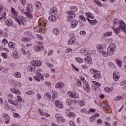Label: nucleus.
Returning a JSON list of instances; mask_svg holds the SVG:
<instances>
[{"instance_id": "1", "label": "nucleus", "mask_w": 126, "mask_h": 126, "mask_svg": "<svg viewBox=\"0 0 126 126\" xmlns=\"http://www.w3.org/2000/svg\"><path fill=\"white\" fill-rule=\"evenodd\" d=\"M85 82H86L85 78H84V77H82L77 80V85L80 87L83 84L84 85V89L86 92H90V91H91L90 87H89V85H87Z\"/></svg>"}, {"instance_id": "2", "label": "nucleus", "mask_w": 126, "mask_h": 126, "mask_svg": "<svg viewBox=\"0 0 126 126\" xmlns=\"http://www.w3.org/2000/svg\"><path fill=\"white\" fill-rule=\"evenodd\" d=\"M33 5H32V4H29L27 7V11L24 12L25 14L27 15V20L29 21H31V20L33 19V16L32 15V14H31V12L33 11Z\"/></svg>"}, {"instance_id": "3", "label": "nucleus", "mask_w": 126, "mask_h": 126, "mask_svg": "<svg viewBox=\"0 0 126 126\" xmlns=\"http://www.w3.org/2000/svg\"><path fill=\"white\" fill-rule=\"evenodd\" d=\"M121 31H123L126 34V25L124 21H121V26H118L117 29H114V32L116 34H119Z\"/></svg>"}, {"instance_id": "4", "label": "nucleus", "mask_w": 126, "mask_h": 126, "mask_svg": "<svg viewBox=\"0 0 126 126\" xmlns=\"http://www.w3.org/2000/svg\"><path fill=\"white\" fill-rule=\"evenodd\" d=\"M92 74H94L93 77L94 79H99L101 78V71H98L94 68L91 69L90 70Z\"/></svg>"}, {"instance_id": "5", "label": "nucleus", "mask_w": 126, "mask_h": 126, "mask_svg": "<svg viewBox=\"0 0 126 126\" xmlns=\"http://www.w3.org/2000/svg\"><path fill=\"white\" fill-rule=\"evenodd\" d=\"M116 45L114 43H111L107 48V52L109 56L114 55V53L116 52Z\"/></svg>"}, {"instance_id": "6", "label": "nucleus", "mask_w": 126, "mask_h": 126, "mask_svg": "<svg viewBox=\"0 0 126 126\" xmlns=\"http://www.w3.org/2000/svg\"><path fill=\"white\" fill-rule=\"evenodd\" d=\"M66 13L68 14L67 21H68V22H71V20L74 19L75 17V14H74V13L72 12L71 11H66Z\"/></svg>"}, {"instance_id": "7", "label": "nucleus", "mask_w": 126, "mask_h": 126, "mask_svg": "<svg viewBox=\"0 0 126 126\" xmlns=\"http://www.w3.org/2000/svg\"><path fill=\"white\" fill-rule=\"evenodd\" d=\"M15 20L18 22L19 25H20V24L22 23L23 25H26L25 24V18L23 17L22 16H19L18 17V18H17L16 17H15Z\"/></svg>"}, {"instance_id": "8", "label": "nucleus", "mask_w": 126, "mask_h": 126, "mask_svg": "<svg viewBox=\"0 0 126 126\" xmlns=\"http://www.w3.org/2000/svg\"><path fill=\"white\" fill-rule=\"evenodd\" d=\"M34 51L36 52H40L44 50V47L42 46V43L38 42L34 47Z\"/></svg>"}, {"instance_id": "9", "label": "nucleus", "mask_w": 126, "mask_h": 126, "mask_svg": "<svg viewBox=\"0 0 126 126\" xmlns=\"http://www.w3.org/2000/svg\"><path fill=\"white\" fill-rule=\"evenodd\" d=\"M76 38H75V35L72 34V37L70 38L69 40L67 42L68 46H71L75 43Z\"/></svg>"}, {"instance_id": "10", "label": "nucleus", "mask_w": 126, "mask_h": 126, "mask_svg": "<svg viewBox=\"0 0 126 126\" xmlns=\"http://www.w3.org/2000/svg\"><path fill=\"white\" fill-rule=\"evenodd\" d=\"M68 94L70 97H72V98H74L75 99H77V98L79 97V94L75 92H68Z\"/></svg>"}, {"instance_id": "11", "label": "nucleus", "mask_w": 126, "mask_h": 126, "mask_svg": "<svg viewBox=\"0 0 126 126\" xmlns=\"http://www.w3.org/2000/svg\"><path fill=\"white\" fill-rule=\"evenodd\" d=\"M55 118L58 121L61 122V123H64L65 122V119L59 114H55Z\"/></svg>"}, {"instance_id": "12", "label": "nucleus", "mask_w": 126, "mask_h": 126, "mask_svg": "<svg viewBox=\"0 0 126 126\" xmlns=\"http://www.w3.org/2000/svg\"><path fill=\"white\" fill-rule=\"evenodd\" d=\"M58 13V9L57 7H53L49 11V14L50 15H56Z\"/></svg>"}, {"instance_id": "13", "label": "nucleus", "mask_w": 126, "mask_h": 126, "mask_svg": "<svg viewBox=\"0 0 126 126\" xmlns=\"http://www.w3.org/2000/svg\"><path fill=\"white\" fill-rule=\"evenodd\" d=\"M78 24V21L77 20H73L71 22V28H75Z\"/></svg>"}, {"instance_id": "14", "label": "nucleus", "mask_w": 126, "mask_h": 126, "mask_svg": "<svg viewBox=\"0 0 126 126\" xmlns=\"http://www.w3.org/2000/svg\"><path fill=\"white\" fill-rule=\"evenodd\" d=\"M85 62L88 64H92V58L90 56H87L85 58Z\"/></svg>"}, {"instance_id": "15", "label": "nucleus", "mask_w": 126, "mask_h": 126, "mask_svg": "<svg viewBox=\"0 0 126 126\" xmlns=\"http://www.w3.org/2000/svg\"><path fill=\"white\" fill-rule=\"evenodd\" d=\"M122 21H124L122 20H118L117 19H114V20L113 22V25L114 26H117V25H118V24H119V26H122Z\"/></svg>"}, {"instance_id": "16", "label": "nucleus", "mask_w": 126, "mask_h": 126, "mask_svg": "<svg viewBox=\"0 0 126 126\" xmlns=\"http://www.w3.org/2000/svg\"><path fill=\"white\" fill-rule=\"evenodd\" d=\"M2 117L3 119L5 120L6 123L8 124V123H9V121H10V118H9V116L7 115V114H3Z\"/></svg>"}, {"instance_id": "17", "label": "nucleus", "mask_w": 126, "mask_h": 126, "mask_svg": "<svg viewBox=\"0 0 126 126\" xmlns=\"http://www.w3.org/2000/svg\"><path fill=\"white\" fill-rule=\"evenodd\" d=\"M44 29V27H43V25H39L38 26H36L34 28V30L35 32H40V31H42Z\"/></svg>"}, {"instance_id": "18", "label": "nucleus", "mask_w": 126, "mask_h": 126, "mask_svg": "<svg viewBox=\"0 0 126 126\" xmlns=\"http://www.w3.org/2000/svg\"><path fill=\"white\" fill-rule=\"evenodd\" d=\"M63 86H64V84L62 82H60L55 85V88H63Z\"/></svg>"}, {"instance_id": "19", "label": "nucleus", "mask_w": 126, "mask_h": 126, "mask_svg": "<svg viewBox=\"0 0 126 126\" xmlns=\"http://www.w3.org/2000/svg\"><path fill=\"white\" fill-rule=\"evenodd\" d=\"M56 107L58 108H63V103L59 100H56L55 102Z\"/></svg>"}, {"instance_id": "20", "label": "nucleus", "mask_w": 126, "mask_h": 126, "mask_svg": "<svg viewBox=\"0 0 126 126\" xmlns=\"http://www.w3.org/2000/svg\"><path fill=\"white\" fill-rule=\"evenodd\" d=\"M48 18L49 20L52 22H55V21L57 20V17H56V16H55V15H50V17Z\"/></svg>"}, {"instance_id": "21", "label": "nucleus", "mask_w": 126, "mask_h": 126, "mask_svg": "<svg viewBox=\"0 0 126 126\" xmlns=\"http://www.w3.org/2000/svg\"><path fill=\"white\" fill-rule=\"evenodd\" d=\"M5 24L7 25V26H11V25L13 24V22L11 19H7L5 21Z\"/></svg>"}, {"instance_id": "22", "label": "nucleus", "mask_w": 126, "mask_h": 126, "mask_svg": "<svg viewBox=\"0 0 126 126\" xmlns=\"http://www.w3.org/2000/svg\"><path fill=\"white\" fill-rule=\"evenodd\" d=\"M96 49L98 52H99L100 54L103 52V46L100 44L96 45Z\"/></svg>"}, {"instance_id": "23", "label": "nucleus", "mask_w": 126, "mask_h": 126, "mask_svg": "<svg viewBox=\"0 0 126 126\" xmlns=\"http://www.w3.org/2000/svg\"><path fill=\"white\" fill-rule=\"evenodd\" d=\"M10 90L11 92H12L13 93H15V94H19L20 95L21 94L20 92L17 89L11 88L10 89Z\"/></svg>"}, {"instance_id": "24", "label": "nucleus", "mask_w": 126, "mask_h": 126, "mask_svg": "<svg viewBox=\"0 0 126 126\" xmlns=\"http://www.w3.org/2000/svg\"><path fill=\"white\" fill-rule=\"evenodd\" d=\"M12 57L14 59H19V55H18V54H17V52H16V51L13 52Z\"/></svg>"}, {"instance_id": "25", "label": "nucleus", "mask_w": 126, "mask_h": 126, "mask_svg": "<svg viewBox=\"0 0 126 126\" xmlns=\"http://www.w3.org/2000/svg\"><path fill=\"white\" fill-rule=\"evenodd\" d=\"M122 99H123V96H122L121 95H119L116 97H115L113 98V101H116V102H117L118 101H120Z\"/></svg>"}, {"instance_id": "26", "label": "nucleus", "mask_w": 126, "mask_h": 126, "mask_svg": "<svg viewBox=\"0 0 126 126\" xmlns=\"http://www.w3.org/2000/svg\"><path fill=\"white\" fill-rule=\"evenodd\" d=\"M38 111L40 115H41V116H45V117H48L49 116V115H48V114L43 112V110H42L40 109H38Z\"/></svg>"}, {"instance_id": "27", "label": "nucleus", "mask_w": 126, "mask_h": 126, "mask_svg": "<svg viewBox=\"0 0 126 126\" xmlns=\"http://www.w3.org/2000/svg\"><path fill=\"white\" fill-rule=\"evenodd\" d=\"M11 11L13 15L15 16V17L17 16V12H16V11H15V9H14V8H11Z\"/></svg>"}, {"instance_id": "28", "label": "nucleus", "mask_w": 126, "mask_h": 126, "mask_svg": "<svg viewBox=\"0 0 126 126\" xmlns=\"http://www.w3.org/2000/svg\"><path fill=\"white\" fill-rule=\"evenodd\" d=\"M86 15H87V16H88L89 17H90V18H92V19H94V15H93V14L88 12L86 13Z\"/></svg>"}, {"instance_id": "29", "label": "nucleus", "mask_w": 126, "mask_h": 126, "mask_svg": "<svg viewBox=\"0 0 126 126\" xmlns=\"http://www.w3.org/2000/svg\"><path fill=\"white\" fill-rule=\"evenodd\" d=\"M23 42L24 43H28V42H30V38L28 37H24L22 38Z\"/></svg>"}, {"instance_id": "30", "label": "nucleus", "mask_w": 126, "mask_h": 126, "mask_svg": "<svg viewBox=\"0 0 126 126\" xmlns=\"http://www.w3.org/2000/svg\"><path fill=\"white\" fill-rule=\"evenodd\" d=\"M116 63L119 67H122V61H121L120 59H116Z\"/></svg>"}, {"instance_id": "31", "label": "nucleus", "mask_w": 126, "mask_h": 126, "mask_svg": "<svg viewBox=\"0 0 126 126\" xmlns=\"http://www.w3.org/2000/svg\"><path fill=\"white\" fill-rule=\"evenodd\" d=\"M35 6L36 7H37V8H41V7H42V4L41 3V2L37 1L35 3Z\"/></svg>"}, {"instance_id": "32", "label": "nucleus", "mask_w": 126, "mask_h": 126, "mask_svg": "<svg viewBox=\"0 0 126 126\" xmlns=\"http://www.w3.org/2000/svg\"><path fill=\"white\" fill-rule=\"evenodd\" d=\"M35 69L36 68L35 67V65H34V64H32L30 66V69L31 71H34Z\"/></svg>"}, {"instance_id": "33", "label": "nucleus", "mask_w": 126, "mask_h": 126, "mask_svg": "<svg viewBox=\"0 0 126 126\" xmlns=\"http://www.w3.org/2000/svg\"><path fill=\"white\" fill-rule=\"evenodd\" d=\"M113 79L115 81H118L119 80V76L117 75L116 73L113 74Z\"/></svg>"}, {"instance_id": "34", "label": "nucleus", "mask_w": 126, "mask_h": 126, "mask_svg": "<svg viewBox=\"0 0 126 126\" xmlns=\"http://www.w3.org/2000/svg\"><path fill=\"white\" fill-rule=\"evenodd\" d=\"M15 77L17 78H21V74L20 72H17L14 74Z\"/></svg>"}, {"instance_id": "35", "label": "nucleus", "mask_w": 126, "mask_h": 126, "mask_svg": "<svg viewBox=\"0 0 126 126\" xmlns=\"http://www.w3.org/2000/svg\"><path fill=\"white\" fill-rule=\"evenodd\" d=\"M112 32H108L104 33L103 35L105 37H108V36H112Z\"/></svg>"}, {"instance_id": "36", "label": "nucleus", "mask_w": 126, "mask_h": 126, "mask_svg": "<svg viewBox=\"0 0 126 126\" xmlns=\"http://www.w3.org/2000/svg\"><path fill=\"white\" fill-rule=\"evenodd\" d=\"M75 60L79 63H83V59L81 58H75Z\"/></svg>"}, {"instance_id": "37", "label": "nucleus", "mask_w": 126, "mask_h": 126, "mask_svg": "<svg viewBox=\"0 0 126 126\" xmlns=\"http://www.w3.org/2000/svg\"><path fill=\"white\" fill-rule=\"evenodd\" d=\"M8 102L10 103V104H12V105H14V106H16L17 105V103H16V102L14 100H12L11 99H9Z\"/></svg>"}, {"instance_id": "38", "label": "nucleus", "mask_w": 126, "mask_h": 126, "mask_svg": "<svg viewBox=\"0 0 126 126\" xmlns=\"http://www.w3.org/2000/svg\"><path fill=\"white\" fill-rule=\"evenodd\" d=\"M53 32L56 35H59L60 34V31L58 29L55 28L53 30Z\"/></svg>"}, {"instance_id": "39", "label": "nucleus", "mask_w": 126, "mask_h": 126, "mask_svg": "<svg viewBox=\"0 0 126 126\" xmlns=\"http://www.w3.org/2000/svg\"><path fill=\"white\" fill-rule=\"evenodd\" d=\"M0 51L1 52L2 51H4L6 53H8L9 50L8 49L3 48L2 47H0Z\"/></svg>"}, {"instance_id": "40", "label": "nucleus", "mask_w": 126, "mask_h": 126, "mask_svg": "<svg viewBox=\"0 0 126 126\" xmlns=\"http://www.w3.org/2000/svg\"><path fill=\"white\" fill-rule=\"evenodd\" d=\"M71 9L72 10L71 11L72 12H73L74 13V12L77 11V8L76 6H72L71 7Z\"/></svg>"}, {"instance_id": "41", "label": "nucleus", "mask_w": 126, "mask_h": 126, "mask_svg": "<svg viewBox=\"0 0 126 126\" xmlns=\"http://www.w3.org/2000/svg\"><path fill=\"white\" fill-rule=\"evenodd\" d=\"M36 75H37V76H38V77L41 78V80H42V81H43L44 80V77H43V75H41V73H36Z\"/></svg>"}, {"instance_id": "42", "label": "nucleus", "mask_w": 126, "mask_h": 126, "mask_svg": "<svg viewBox=\"0 0 126 126\" xmlns=\"http://www.w3.org/2000/svg\"><path fill=\"white\" fill-rule=\"evenodd\" d=\"M17 99L18 102H23V101H24V100H23V99H22V97L19 95H18L17 96Z\"/></svg>"}, {"instance_id": "43", "label": "nucleus", "mask_w": 126, "mask_h": 126, "mask_svg": "<svg viewBox=\"0 0 126 126\" xmlns=\"http://www.w3.org/2000/svg\"><path fill=\"white\" fill-rule=\"evenodd\" d=\"M33 64L35 65V66H40V65H41V62H40V61H35Z\"/></svg>"}, {"instance_id": "44", "label": "nucleus", "mask_w": 126, "mask_h": 126, "mask_svg": "<svg viewBox=\"0 0 126 126\" xmlns=\"http://www.w3.org/2000/svg\"><path fill=\"white\" fill-rule=\"evenodd\" d=\"M95 120H96V117H95V116H92L90 118V121L92 123H94V122H95Z\"/></svg>"}, {"instance_id": "45", "label": "nucleus", "mask_w": 126, "mask_h": 126, "mask_svg": "<svg viewBox=\"0 0 126 126\" xmlns=\"http://www.w3.org/2000/svg\"><path fill=\"white\" fill-rule=\"evenodd\" d=\"M24 34L26 35V36H32V32L30 31L25 32Z\"/></svg>"}, {"instance_id": "46", "label": "nucleus", "mask_w": 126, "mask_h": 126, "mask_svg": "<svg viewBox=\"0 0 126 126\" xmlns=\"http://www.w3.org/2000/svg\"><path fill=\"white\" fill-rule=\"evenodd\" d=\"M72 102V100L70 98H67L66 101L67 105H70Z\"/></svg>"}, {"instance_id": "47", "label": "nucleus", "mask_w": 126, "mask_h": 126, "mask_svg": "<svg viewBox=\"0 0 126 126\" xmlns=\"http://www.w3.org/2000/svg\"><path fill=\"white\" fill-rule=\"evenodd\" d=\"M35 80H36V81H41L42 80V78L38 77V76H35L34 77Z\"/></svg>"}, {"instance_id": "48", "label": "nucleus", "mask_w": 126, "mask_h": 126, "mask_svg": "<svg viewBox=\"0 0 126 126\" xmlns=\"http://www.w3.org/2000/svg\"><path fill=\"white\" fill-rule=\"evenodd\" d=\"M8 46L10 49H11L12 48H13L14 47H15L14 43H13V42H9L8 43Z\"/></svg>"}, {"instance_id": "49", "label": "nucleus", "mask_w": 126, "mask_h": 126, "mask_svg": "<svg viewBox=\"0 0 126 126\" xmlns=\"http://www.w3.org/2000/svg\"><path fill=\"white\" fill-rule=\"evenodd\" d=\"M79 103L80 106H81L82 107H83V106H84L85 104V101H84V100H81L79 101Z\"/></svg>"}, {"instance_id": "50", "label": "nucleus", "mask_w": 126, "mask_h": 126, "mask_svg": "<svg viewBox=\"0 0 126 126\" xmlns=\"http://www.w3.org/2000/svg\"><path fill=\"white\" fill-rule=\"evenodd\" d=\"M101 54H102L103 56L105 57H108V56H109V53H108V51L107 52L102 51Z\"/></svg>"}, {"instance_id": "51", "label": "nucleus", "mask_w": 126, "mask_h": 126, "mask_svg": "<svg viewBox=\"0 0 126 126\" xmlns=\"http://www.w3.org/2000/svg\"><path fill=\"white\" fill-rule=\"evenodd\" d=\"M113 89H114V88L113 87H111V88H106L105 90L107 91V92H111L112 91V90H113Z\"/></svg>"}, {"instance_id": "52", "label": "nucleus", "mask_w": 126, "mask_h": 126, "mask_svg": "<svg viewBox=\"0 0 126 126\" xmlns=\"http://www.w3.org/2000/svg\"><path fill=\"white\" fill-rule=\"evenodd\" d=\"M92 82L94 85H96V86H97L98 87H100V86H101V84H100L99 83H97V82L93 81Z\"/></svg>"}, {"instance_id": "53", "label": "nucleus", "mask_w": 126, "mask_h": 126, "mask_svg": "<svg viewBox=\"0 0 126 126\" xmlns=\"http://www.w3.org/2000/svg\"><path fill=\"white\" fill-rule=\"evenodd\" d=\"M1 56L4 59H7V54L5 53H2Z\"/></svg>"}, {"instance_id": "54", "label": "nucleus", "mask_w": 126, "mask_h": 126, "mask_svg": "<svg viewBox=\"0 0 126 126\" xmlns=\"http://www.w3.org/2000/svg\"><path fill=\"white\" fill-rule=\"evenodd\" d=\"M21 53H22V54H23V55H24L25 56L26 55H27V53H26V52L25 51V50H24L23 48H21Z\"/></svg>"}, {"instance_id": "55", "label": "nucleus", "mask_w": 126, "mask_h": 126, "mask_svg": "<svg viewBox=\"0 0 126 126\" xmlns=\"http://www.w3.org/2000/svg\"><path fill=\"white\" fill-rule=\"evenodd\" d=\"M37 37L38 38H39L40 40H44V37L40 34H37L36 35Z\"/></svg>"}, {"instance_id": "56", "label": "nucleus", "mask_w": 126, "mask_h": 126, "mask_svg": "<svg viewBox=\"0 0 126 126\" xmlns=\"http://www.w3.org/2000/svg\"><path fill=\"white\" fill-rule=\"evenodd\" d=\"M13 117H14V118H19V119H20V115H19V114L18 113H15L13 114Z\"/></svg>"}, {"instance_id": "57", "label": "nucleus", "mask_w": 126, "mask_h": 126, "mask_svg": "<svg viewBox=\"0 0 126 126\" xmlns=\"http://www.w3.org/2000/svg\"><path fill=\"white\" fill-rule=\"evenodd\" d=\"M91 23H92L93 24V25H95L96 24V23H97V20H96V19L92 20Z\"/></svg>"}, {"instance_id": "58", "label": "nucleus", "mask_w": 126, "mask_h": 126, "mask_svg": "<svg viewBox=\"0 0 126 126\" xmlns=\"http://www.w3.org/2000/svg\"><path fill=\"white\" fill-rule=\"evenodd\" d=\"M94 1L96 3V4L99 5V6H101L102 5V4L101 3V2H100V1H99V0H94Z\"/></svg>"}, {"instance_id": "59", "label": "nucleus", "mask_w": 126, "mask_h": 126, "mask_svg": "<svg viewBox=\"0 0 126 126\" xmlns=\"http://www.w3.org/2000/svg\"><path fill=\"white\" fill-rule=\"evenodd\" d=\"M46 65H47V66H49V67H50V68H53L54 67V65L49 64V63H46Z\"/></svg>"}, {"instance_id": "60", "label": "nucleus", "mask_w": 126, "mask_h": 126, "mask_svg": "<svg viewBox=\"0 0 126 126\" xmlns=\"http://www.w3.org/2000/svg\"><path fill=\"white\" fill-rule=\"evenodd\" d=\"M2 43L4 45H6V44H7V43H8V42L7 41V40H6V39H3L2 41Z\"/></svg>"}, {"instance_id": "61", "label": "nucleus", "mask_w": 126, "mask_h": 126, "mask_svg": "<svg viewBox=\"0 0 126 126\" xmlns=\"http://www.w3.org/2000/svg\"><path fill=\"white\" fill-rule=\"evenodd\" d=\"M5 13H4L1 15V17H0V20H2V19L5 18Z\"/></svg>"}, {"instance_id": "62", "label": "nucleus", "mask_w": 126, "mask_h": 126, "mask_svg": "<svg viewBox=\"0 0 126 126\" xmlns=\"http://www.w3.org/2000/svg\"><path fill=\"white\" fill-rule=\"evenodd\" d=\"M16 106L18 109H21V108H22V104H18V103H17V105Z\"/></svg>"}, {"instance_id": "63", "label": "nucleus", "mask_w": 126, "mask_h": 126, "mask_svg": "<svg viewBox=\"0 0 126 126\" xmlns=\"http://www.w3.org/2000/svg\"><path fill=\"white\" fill-rule=\"evenodd\" d=\"M69 125L70 126H75V123L73 121H70L69 122Z\"/></svg>"}, {"instance_id": "64", "label": "nucleus", "mask_w": 126, "mask_h": 126, "mask_svg": "<svg viewBox=\"0 0 126 126\" xmlns=\"http://www.w3.org/2000/svg\"><path fill=\"white\" fill-rule=\"evenodd\" d=\"M80 17L81 19H82V20H83V21H86V18H85L84 17V16H83V15H80Z\"/></svg>"}]
</instances>
